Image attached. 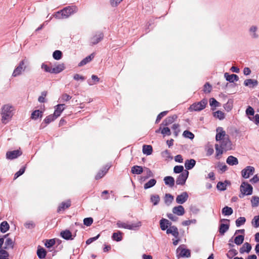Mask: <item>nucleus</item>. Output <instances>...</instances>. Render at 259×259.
Returning <instances> with one entry per match:
<instances>
[{
	"instance_id": "f257e3e1",
	"label": "nucleus",
	"mask_w": 259,
	"mask_h": 259,
	"mask_svg": "<svg viewBox=\"0 0 259 259\" xmlns=\"http://www.w3.org/2000/svg\"><path fill=\"white\" fill-rule=\"evenodd\" d=\"M77 7L75 6H68L62 10L57 12L53 16L57 19H64L77 12Z\"/></svg>"
},
{
	"instance_id": "f03ea898",
	"label": "nucleus",
	"mask_w": 259,
	"mask_h": 259,
	"mask_svg": "<svg viewBox=\"0 0 259 259\" xmlns=\"http://www.w3.org/2000/svg\"><path fill=\"white\" fill-rule=\"evenodd\" d=\"M14 106L9 104L4 105L2 107L1 115L2 122L3 123L6 124L11 119L14 114Z\"/></svg>"
},
{
	"instance_id": "7ed1b4c3",
	"label": "nucleus",
	"mask_w": 259,
	"mask_h": 259,
	"mask_svg": "<svg viewBox=\"0 0 259 259\" xmlns=\"http://www.w3.org/2000/svg\"><path fill=\"white\" fill-rule=\"evenodd\" d=\"M240 189L241 193L239 195V197L241 198H243L245 195H250L252 193L253 188L247 182H243Z\"/></svg>"
},
{
	"instance_id": "20e7f679",
	"label": "nucleus",
	"mask_w": 259,
	"mask_h": 259,
	"mask_svg": "<svg viewBox=\"0 0 259 259\" xmlns=\"http://www.w3.org/2000/svg\"><path fill=\"white\" fill-rule=\"evenodd\" d=\"M207 103V100L206 99H203L200 102L192 104L189 109L191 111H199L205 108Z\"/></svg>"
},
{
	"instance_id": "39448f33",
	"label": "nucleus",
	"mask_w": 259,
	"mask_h": 259,
	"mask_svg": "<svg viewBox=\"0 0 259 259\" xmlns=\"http://www.w3.org/2000/svg\"><path fill=\"white\" fill-rule=\"evenodd\" d=\"M24 60L21 61L13 71L12 76L16 77L22 74L26 68Z\"/></svg>"
},
{
	"instance_id": "423d86ee",
	"label": "nucleus",
	"mask_w": 259,
	"mask_h": 259,
	"mask_svg": "<svg viewBox=\"0 0 259 259\" xmlns=\"http://www.w3.org/2000/svg\"><path fill=\"white\" fill-rule=\"evenodd\" d=\"M248 33L252 39H257L259 38L258 27L255 25H252L249 26Z\"/></svg>"
},
{
	"instance_id": "0eeeda50",
	"label": "nucleus",
	"mask_w": 259,
	"mask_h": 259,
	"mask_svg": "<svg viewBox=\"0 0 259 259\" xmlns=\"http://www.w3.org/2000/svg\"><path fill=\"white\" fill-rule=\"evenodd\" d=\"M189 171L185 170L182 173L180 174L176 180V184L179 185H184L188 177Z\"/></svg>"
},
{
	"instance_id": "6e6552de",
	"label": "nucleus",
	"mask_w": 259,
	"mask_h": 259,
	"mask_svg": "<svg viewBox=\"0 0 259 259\" xmlns=\"http://www.w3.org/2000/svg\"><path fill=\"white\" fill-rule=\"evenodd\" d=\"M255 169L253 166H247L241 171L242 177L244 179H248L250 176L253 175Z\"/></svg>"
},
{
	"instance_id": "1a4fd4ad",
	"label": "nucleus",
	"mask_w": 259,
	"mask_h": 259,
	"mask_svg": "<svg viewBox=\"0 0 259 259\" xmlns=\"http://www.w3.org/2000/svg\"><path fill=\"white\" fill-rule=\"evenodd\" d=\"M220 143L221 148L223 149L224 150L228 151L232 149V144L229 138V136L228 137H226V138L220 141Z\"/></svg>"
},
{
	"instance_id": "9d476101",
	"label": "nucleus",
	"mask_w": 259,
	"mask_h": 259,
	"mask_svg": "<svg viewBox=\"0 0 259 259\" xmlns=\"http://www.w3.org/2000/svg\"><path fill=\"white\" fill-rule=\"evenodd\" d=\"M228 135H226V132L224 131L222 127H219L217 128V134L215 136V140L217 141H221L226 137H228Z\"/></svg>"
},
{
	"instance_id": "9b49d317",
	"label": "nucleus",
	"mask_w": 259,
	"mask_h": 259,
	"mask_svg": "<svg viewBox=\"0 0 259 259\" xmlns=\"http://www.w3.org/2000/svg\"><path fill=\"white\" fill-rule=\"evenodd\" d=\"M188 197L189 196L187 192H184L177 196L176 199V202L178 204H182L188 200Z\"/></svg>"
},
{
	"instance_id": "f8f14e48",
	"label": "nucleus",
	"mask_w": 259,
	"mask_h": 259,
	"mask_svg": "<svg viewBox=\"0 0 259 259\" xmlns=\"http://www.w3.org/2000/svg\"><path fill=\"white\" fill-rule=\"evenodd\" d=\"M103 37V34L101 32H98L96 33L91 37L90 39L91 44L96 45L101 41Z\"/></svg>"
},
{
	"instance_id": "ddd939ff",
	"label": "nucleus",
	"mask_w": 259,
	"mask_h": 259,
	"mask_svg": "<svg viewBox=\"0 0 259 259\" xmlns=\"http://www.w3.org/2000/svg\"><path fill=\"white\" fill-rule=\"evenodd\" d=\"M184 245H180L177 249L178 252H180V255L181 257H190L191 255L190 250L188 249L183 248Z\"/></svg>"
},
{
	"instance_id": "4468645a",
	"label": "nucleus",
	"mask_w": 259,
	"mask_h": 259,
	"mask_svg": "<svg viewBox=\"0 0 259 259\" xmlns=\"http://www.w3.org/2000/svg\"><path fill=\"white\" fill-rule=\"evenodd\" d=\"M22 154L20 150H16L12 151H8L6 153V157L8 159H14Z\"/></svg>"
},
{
	"instance_id": "2eb2a0df",
	"label": "nucleus",
	"mask_w": 259,
	"mask_h": 259,
	"mask_svg": "<svg viewBox=\"0 0 259 259\" xmlns=\"http://www.w3.org/2000/svg\"><path fill=\"white\" fill-rule=\"evenodd\" d=\"M166 233L167 234H171L176 238H178L179 233L177 227L175 226H172L166 229Z\"/></svg>"
},
{
	"instance_id": "dca6fc26",
	"label": "nucleus",
	"mask_w": 259,
	"mask_h": 259,
	"mask_svg": "<svg viewBox=\"0 0 259 259\" xmlns=\"http://www.w3.org/2000/svg\"><path fill=\"white\" fill-rule=\"evenodd\" d=\"M60 236L64 239L69 240H73L74 237L76 236V234L73 236L71 232L68 230H65L64 231H62L60 233Z\"/></svg>"
},
{
	"instance_id": "f3484780",
	"label": "nucleus",
	"mask_w": 259,
	"mask_h": 259,
	"mask_svg": "<svg viewBox=\"0 0 259 259\" xmlns=\"http://www.w3.org/2000/svg\"><path fill=\"white\" fill-rule=\"evenodd\" d=\"M172 211V213L176 215L182 216L185 213V209L182 205H180L173 207Z\"/></svg>"
},
{
	"instance_id": "a211bd4d",
	"label": "nucleus",
	"mask_w": 259,
	"mask_h": 259,
	"mask_svg": "<svg viewBox=\"0 0 259 259\" xmlns=\"http://www.w3.org/2000/svg\"><path fill=\"white\" fill-rule=\"evenodd\" d=\"M64 106L65 104H58L55 107V111L54 114H53L55 116L56 118L60 116L61 113L65 109Z\"/></svg>"
},
{
	"instance_id": "6ab92c4d",
	"label": "nucleus",
	"mask_w": 259,
	"mask_h": 259,
	"mask_svg": "<svg viewBox=\"0 0 259 259\" xmlns=\"http://www.w3.org/2000/svg\"><path fill=\"white\" fill-rule=\"evenodd\" d=\"M171 222L166 219H162L160 221V226L162 230L164 231L169 227L172 226Z\"/></svg>"
},
{
	"instance_id": "aec40b11",
	"label": "nucleus",
	"mask_w": 259,
	"mask_h": 259,
	"mask_svg": "<svg viewBox=\"0 0 259 259\" xmlns=\"http://www.w3.org/2000/svg\"><path fill=\"white\" fill-rule=\"evenodd\" d=\"M110 167V165L107 164L102 169L99 171L95 177L96 180H99L103 177L107 172Z\"/></svg>"
},
{
	"instance_id": "412c9836",
	"label": "nucleus",
	"mask_w": 259,
	"mask_h": 259,
	"mask_svg": "<svg viewBox=\"0 0 259 259\" xmlns=\"http://www.w3.org/2000/svg\"><path fill=\"white\" fill-rule=\"evenodd\" d=\"M224 76L227 81L231 83L239 80V77L234 74L230 75L228 73L226 72L224 74Z\"/></svg>"
},
{
	"instance_id": "4be33fe9",
	"label": "nucleus",
	"mask_w": 259,
	"mask_h": 259,
	"mask_svg": "<svg viewBox=\"0 0 259 259\" xmlns=\"http://www.w3.org/2000/svg\"><path fill=\"white\" fill-rule=\"evenodd\" d=\"M177 115H173L166 118L163 121L162 124L164 126L168 125L174 122L177 118Z\"/></svg>"
},
{
	"instance_id": "5701e85b",
	"label": "nucleus",
	"mask_w": 259,
	"mask_h": 259,
	"mask_svg": "<svg viewBox=\"0 0 259 259\" xmlns=\"http://www.w3.org/2000/svg\"><path fill=\"white\" fill-rule=\"evenodd\" d=\"M94 57H95V54L94 53L91 54V55L86 57L85 58H84L83 60H82V61H81L80 62V63H79L78 66L79 67H81V66L86 65L87 64H88V63L91 62L93 59Z\"/></svg>"
},
{
	"instance_id": "b1692460",
	"label": "nucleus",
	"mask_w": 259,
	"mask_h": 259,
	"mask_svg": "<svg viewBox=\"0 0 259 259\" xmlns=\"http://www.w3.org/2000/svg\"><path fill=\"white\" fill-rule=\"evenodd\" d=\"M56 118L53 114H50L47 116L44 120V122L46 124H44L42 122L40 125V128H44L46 126V124H49L52 121H54Z\"/></svg>"
},
{
	"instance_id": "393cba45",
	"label": "nucleus",
	"mask_w": 259,
	"mask_h": 259,
	"mask_svg": "<svg viewBox=\"0 0 259 259\" xmlns=\"http://www.w3.org/2000/svg\"><path fill=\"white\" fill-rule=\"evenodd\" d=\"M65 68V67L64 63L59 64L55 66L54 67L52 68V73H59L60 72H62L63 70H64Z\"/></svg>"
},
{
	"instance_id": "a878e982",
	"label": "nucleus",
	"mask_w": 259,
	"mask_h": 259,
	"mask_svg": "<svg viewBox=\"0 0 259 259\" xmlns=\"http://www.w3.org/2000/svg\"><path fill=\"white\" fill-rule=\"evenodd\" d=\"M163 181L166 185L169 187H172L175 185V179L172 177L166 176L164 178Z\"/></svg>"
},
{
	"instance_id": "bb28decb",
	"label": "nucleus",
	"mask_w": 259,
	"mask_h": 259,
	"mask_svg": "<svg viewBox=\"0 0 259 259\" xmlns=\"http://www.w3.org/2000/svg\"><path fill=\"white\" fill-rule=\"evenodd\" d=\"M258 84L257 81L255 79H247L244 80V84L249 88L256 87Z\"/></svg>"
},
{
	"instance_id": "cd10ccee",
	"label": "nucleus",
	"mask_w": 259,
	"mask_h": 259,
	"mask_svg": "<svg viewBox=\"0 0 259 259\" xmlns=\"http://www.w3.org/2000/svg\"><path fill=\"white\" fill-rule=\"evenodd\" d=\"M196 161L193 159H188L185 161V166L187 170L191 169L194 167Z\"/></svg>"
},
{
	"instance_id": "c85d7f7f",
	"label": "nucleus",
	"mask_w": 259,
	"mask_h": 259,
	"mask_svg": "<svg viewBox=\"0 0 259 259\" xmlns=\"http://www.w3.org/2000/svg\"><path fill=\"white\" fill-rule=\"evenodd\" d=\"M226 162L230 165H236L238 164V160L236 157L231 155L227 158Z\"/></svg>"
},
{
	"instance_id": "c756f323",
	"label": "nucleus",
	"mask_w": 259,
	"mask_h": 259,
	"mask_svg": "<svg viewBox=\"0 0 259 259\" xmlns=\"http://www.w3.org/2000/svg\"><path fill=\"white\" fill-rule=\"evenodd\" d=\"M71 205V202L70 200H68L66 202H63L61 203L60 206L58 207L57 211L60 212L65 210L66 208H68Z\"/></svg>"
},
{
	"instance_id": "7c9ffc66",
	"label": "nucleus",
	"mask_w": 259,
	"mask_h": 259,
	"mask_svg": "<svg viewBox=\"0 0 259 259\" xmlns=\"http://www.w3.org/2000/svg\"><path fill=\"white\" fill-rule=\"evenodd\" d=\"M229 181L226 180L224 182H219L218 183L217 188L220 191H225L228 184H230Z\"/></svg>"
},
{
	"instance_id": "2f4dec72",
	"label": "nucleus",
	"mask_w": 259,
	"mask_h": 259,
	"mask_svg": "<svg viewBox=\"0 0 259 259\" xmlns=\"http://www.w3.org/2000/svg\"><path fill=\"white\" fill-rule=\"evenodd\" d=\"M131 172L133 174L140 175L143 172V167L141 166L134 165L132 167Z\"/></svg>"
},
{
	"instance_id": "473e14b6",
	"label": "nucleus",
	"mask_w": 259,
	"mask_h": 259,
	"mask_svg": "<svg viewBox=\"0 0 259 259\" xmlns=\"http://www.w3.org/2000/svg\"><path fill=\"white\" fill-rule=\"evenodd\" d=\"M251 249V245L249 243L246 242L240 248L239 251L241 253H243L244 252H246L248 253L250 252Z\"/></svg>"
},
{
	"instance_id": "72a5a7b5",
	"label": "nucleus",
	"mask_w": 259,
	"mask_h": 259,
	"mask_svg": "<svg viewBox=\"0 0 259 259\" xmlns=\"http://www.w3.org/2000/svg\"><path fill=\"white\" fill-rule=\"evenodd\" d=\"M10 228L9 224L7 221H4L0 225V231L2 233H6Z\"/></svg>"
},
{
	"instance_id": "f704fd0d",
	"label": "nucleus",
	"mask_w": 259,
	"mask_h": 259,
	"mask_svg": "<svg viewBox=\"0 0 259 259\" xmlns=\"http://www.w3.org/2000/svg\"><path fill=\"white\" fill-rule=\"evenodd\" d=\"M142 224L140 221H138L136 223L129 224L127 229L131 230L136 231L141 226Z\"/></svg>"
},
{
	"instance_id": "c9c22d12",
	"label": "nucleus",
	"mask_w": 259,
	"mask_h": 259,
	"mask_svg": "<svg viewBox=\"0 0 259 259\" xmlns=\"http://www.w3.org/2000/svg\"><path fill=\"white\" fill-rule=\"evenodd\" d=\"M152 150V147L151 145H144L143 146V153L147 155L151 154Z\"/></svg>"
},
{
	"instance_id": "e433bc0d",
	"label": "nucleus",
	"mask_w": 259,
	"mask_h": 259,
	"mask_svg": "<svg viewBox=\"0 0 259 259\" xmlns=\"http://www.w3.org/2000/svg\"><path fill=\"white\" fill-rule=\"evenodd\" d=\"M37 255L39 258H44L47 255V251L44 248L39 247L37 249Z\"/></svg>"
},
{
	"instance_id": "4c0bfd02",
	"label": "nucleus",
	"mask_w": 259,
	"mask_h": 259,
	"mask_svg": "<svg viewBox=\"0 0 259 259\" xmlns=\"http://www.w3.org/2000/svg\"><path fill=\"white\" fill-rule=\"evenodd\" d=\"M229 228V224H221L219 227V233L221 235H224Z\"/></svg>"
},
{
	"instance_id": "58836bf2",
	"label": "nucleus",
	"mask_w": 259,
	"mask_h": 259,
	"mask_svg": "<svg viewBox=\"0 0 259 259\" xmlns=\"http://www.w3.org/2000/svg\"><path fill=\"white\" fill-rule=\"evenodd\" d=\"M156 180L154 179H150L148 182L144 184V188L145 189H149L155 185Z\"/></svg>"
},
{
	"instance_id": "ea45409f",
	"label": "nucleus",
	"mask_w": 259,
	"mask_h": 259,
	"mask_svg": "<svg viewBox=\"0 0 259 259\" xmlns=\"http://www.w3.org/2000/svg\"><path fill=\"white\" fill-rule=\"evenodd\" d=\"M174 200V197L170 194H166L165 195V196L164 197V200L165 203L167 205H169Z\"/></svg>"
},
{
	"instance_id": "a19ab883",
	"label": "nucleus",
	"mask_w": 259,
	"mask_h": 259,
	"mask_svg": "<svg viewBox=\"0 0 259 259\" xmlns=\"http://www.w3.org/2000/svg\"><path fill=\"white\" fill-rule=\"evenodd\" d=\"M222 212L225 215H230L233 213V210L230 207L225 206L222 209Z\"/></svg>"
},
{
	"instance_id": "79ce46f5",
	"label": "nucleus",
	"mask_w": 259,
	"mask_h": 259,
	"mask_svg": "<svg viewBox=\"0 0 259 259\" xmlns=\"http://www.w3.org/2000/svg\"><path fill=\"white\" fill-rule=\"evenodd\" d=\"M92 80L89 79L87 82L89 85H93L96 84V82H99L100 78L96 75H92L91 76Z\"/></svg>"
},
{
	"instance_id": "37998d69",
	"label": "nucleus",
	"mask_w": 259,
	"mask_h": 259,
	"mask_svg": "<svg viewBox=\"0 0 259 259\" xmlns=\"http://www.w3.org/2000/svg\"><path fill=\"white\" fill-rule=\"evenodd\" d=\"M42 116V112L40 111L39 110H36L34 111L31 115V118L32 119L36 120L39 117Z\"/></svg>"
},
{
	"instance_id": "c03bdc74",
	"label": "nucleus",
	"mask_w": 259,
	"mask_h": 259,
	"mask_svg": "<svg viewBox=\"0 0 259 259\" xmlns=\"http://www.w3.org/2000/svg\"><path fill=\"white\" fill-rule=\"evenodd\" d=\"M150 201L153 203L154 205H156L160 201V197L159 195L157 194L152 195L150 197Z\"/></svg>"
},
{
	"instance_id": "a18cd8bd",
	"label": "nucleus",
	"mask_w": 259,
	"mask_h": 259,
	"mask_svg": "<svg viewBox=\"0 0 259 259\" xmlns=\"http://www.w3.org/2000/svg\"><path fill=\"white\" fill-rule=\"evenodd\" d=\"M251 206L253 207H257L259 205V197L253 196L251 199Z\"/></svg>"
},
{
	"instance_id": "49530a36",
	"label": "nucleus",
	"mask_w": 259,
	"mask_h": 259,
	"mask_svg": "<svg viewBox=\"0 0 259 259\" xmlns=\"http://www.w3.org/2000/svg\"><path fill=\"white\" fill-rule=\"evenodd\" d=\"M244 236L242 235H238L236 236L234 239V243L237 245L241 244L244 241Z\"/></svg>"
},
{
	"instance_id": "de8ad7c7",
	"label": "nucleus",
	"mask_w": 259,
	"mask_h": 259,
	"mask_svg": "<svg viewBox=\"0 0 259 259\" xmlns=\"http://www.w3.org/2000/svg\"><path fill=\"white\" fill-rule=\"evenodd\" d=\"M122 233L120 231L117 232L113 233L112 234V238L114 240L116 241H120L122 240Z\"/></svg>"
},
{
	"instance_id": "09e8293b",
	"label": "nucleus",
	"mask_w": 259,
	"mask_h": 259,
	"mask_svg": "<svg viewBox=\"0 0 259 259\" xmlns=\"http://www.w3.org/2000/svg\"><path fill=\"white\" fill-rule=\"evenodd\" d=\"M213 116L220 120H223L225 118V114L222 111L218 110L213 113Z\"/></svg>"
},
{
	"instance_id": "8fccbe9b",
	"label": "nucleus",
	"mask_w": 259,
	"mask_h": 259,
	"mask_svg": "<svg viewBox=\"0 0 259 259\" xmlns=\"http://www.w3.org/2000/svg\"><path fill=\"white\" fill-rule=\"evenodd\" d=\"M246 222V219L244 217H240L236 220V225L237 227L244 225Z\"/></svg>"
},
{
	"instance_id": "3c124183",
	"label": "nucleus",
	"mask_w": 259,
	"mask_h": 259,
	"mask_svg": "<svg viewBox=\"0 0 259 259\" xmlns=\"http://www.w3.org/2000/svg\"><path fill=\"white\" fill-rule=\"evenodd\" d=\"M215 151H216V152H215V157H217V158H219V156L221 155L223 153V149H222V148H221L220 146L218 144H215Z\"/></svg>"
},
{
	"instance_id": "603ef678",
	"label": "nucleus",
	"mask_w": 259,
	"mask_h": 259,
	"mask_svg": "<svg viewBox=\"0 0 259 259\" xmlns=\"http://www.w3.org/2000/svg\"><path fill=\"white\" fill-rule=\"evenodd\" d=\"M62 56V53L58 50H56L53 54V58L55 60H59L61 59Z\"/></svg>"
},
{
	"instance_id": "864d4df0",
	"label": "nucleus",
	"mask_w": 259,
	"mask_h": 259,
	"mask_svg": "<svg viewBox=\"0 0 259 259\" xmlns=\"http://www.w3.org/2000/svg\"><path fill=\"white\" fill-rule=\"evenodd\" d=\"M5 249H9V248H13V242L11 238H7L5 243Z\"/></svg>"
},
{
	"instance_id": "5fc2aeb1",
	"label": "nucleus",
	"mask_w": 259,
	"mask_h": 259,
	"mask_svg": "<svg viewBox=\"0 0 259 259\" xmlns=\"http://www.w3.org/2000/svg\"><path fill=\"white\" fill-rule=\"evenodd\" d=\"M9 253L5 249H0V259H9Z\"/></svg>"
},
{
	"instance_id": "6e6d98bb",
	"label": "nucleus",
	"mask_w": 259,
	"mask_h": 259,
	"mask_svg": "<svg viewBox=\"0 0 259 259\" xmlns=\"http://www.w3.org/2000/svg\"><path fill=\"white\" fill-rule=\"evenodd\" d=\"M183 136L185 138L192 140L194 138V135L191 132L186 130L183 132Z\"/></svg>"
},
{
	"instance_id": "4d7b16f0",
	"label": "nucleus",
	"mask_w": 259,
	"mask_h": 259,
	"mask_svg": "<svg viewBox=\"0 0 259 259\" xmlns=\"http://www.w3.org/2000/svg\"><path fill=\"white\" fill-rule=\"evenodd\" d=\"M55 244V239H51L46 240V242L45 243V245L47 248H51Z\"/></svg>"
},
{
	"instance_id": "13d9d810",
	"label": "nucleus",
	"mask_w": 259,
	"mask_h": 259,
	"mask_svg": "<svg viewBox=\"0 0 259 259\" xmlns=\"http://www.w3.org/2000/svg\"><path fill=\"white\" fill-rule=\"evenodd\" d=\"M251 223L254 228H258L259 227V215L254 217Z\"/></svg>"
},
{
	"instance_id": "bf43d9fd",
	"label": "nucleus",
	"mask_w": 259,
	"mask_h": 259,
	"mask_svg": "<svg viewBox=\"0 0 259 259\" xmlns=\"http://www.w3.org/2000/svg\"><path fill=\"white\" fill-rule=\"evenodd\" d=\"M129 223L122 222L121 221H118L116 223V225L118 228H124L127 229Z\"/></svg>"
},
{
	"instance_id": "052dcab7",
	"label": "nucleus",
	"mask_w": 259,
	"mask_h": 259,
	"mask_svg": "<svg viewBox=\"0 0 259 259\" xmlns=\"http://www.w3.org/2000/svg\"><path fill=\"white\" fill-rule=\"evenodd\" d=\"M184 170V167L182 165H176L174 168V172L176 174L182 173Z\"/></svg>"
},
{
	"instance_id": "680f3d73",
	"label": "nucleus",
	"mask_w": 259,
	"mask_h": 259,
	"mask_svg": "<svg viewBox=\"0 0 259 259\" xmlns=\"http://www.w3.org/2000/svg\"><path fill=\"white\" fill-rule=\"evenodd\" d=\"M168 113L167 111H164L160 113L157 116L155 123H158L163 117L165 116Z\"/></svg>"
},
{
	"instance_id": "e2e57ef3",
	"label": "nucleus",
	"mask_w": 259,
	"mask_h": 259,
	"mask_svg": "<svg viewBox=\"0 0 259 259\" xmlns=\"http://www.w3.org/2000/svg\"><path fill=\"white\" fill-rule=\"evenodd\" d=\"M212 89L211 85L208 83L206 82L204 85L203 92L205 93H209Z\"/></svg>"
},
{
	"instance_id": "0e129e2a",
	"label": "nucleus",
	"mask_w": 259,
	"mask_h": 259,
	"mask_svg": "<svg viewBox=\"0 0 259 259\" xmlns=\"http://www.w3.org/2000/svg\"><path fill=\"white\" fill-rule=\"evenodd\" d=\"M93 223V219L92 218H87L83 220V224L87 226H90Z\"/></svg>"
},
{
	"instance_id": "69168bd1",
	"label": "nucleus",
	"mask_w": 259,
	"mask_h": 259,
	"mask_svg": "<svg viewBox=\"0 0 259 259\" xmlns=\"http://www.w3.org/2000/svg\"><path fill=\"white\" fill-rule=\"evenodd\" d=\"M206 156H209L211 155L214 152L213 148L212 146L209 145L207 146L206 148Z\"/></svg>"
},
{
	"instance_id": "338daca9",
	"label": "nucleus",
	"mask_w": 259,
	"mask_h": 259,
	"mask_svg": "<svg viewBox=\"0 0 259 259\" xmlns=\"http://www.w3.org/2000/svg\"><path fill=\"white\" fill-rule=\"evenodd\" d=\"M161 133L164 136H170L171 132L169 128L167 127H164L161 130Z\"/></svg>"
},
{
	"instance_id": "774afa93",
	"label": "nucleus",
	"mask_w": 259,
	"mask_h": 259,
	"mask_svg": "<svg viewBox=\"0 0 259 259\" xmlns=\"http://www.w3.org/2000/svg\"><path fill=\"white\" fill-rule=\"evenodd\" d=\"M26 228L31 229L34 228L35 224L32 221H28L24 224Z\"/></svg>"
}]
</instances>
